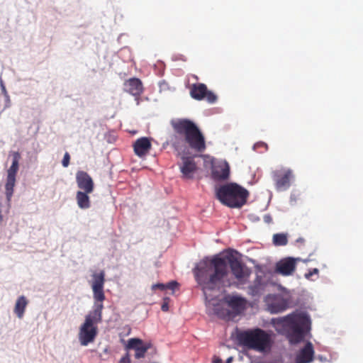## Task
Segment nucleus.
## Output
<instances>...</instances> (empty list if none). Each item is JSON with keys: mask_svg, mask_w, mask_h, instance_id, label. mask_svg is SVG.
Wrapping results in <instances>:
<instances>
[{"mask_svg": "<svg viewBox=\"0 0 363 363\" xmlns=\"http://www.w3.org/2000/svg\"><path fill=\"white\" fill-rule=\"evenodd\" d=\"M266 286L264 277L257 275L253 284L248 287L249 294L252 296H259L264 291Z\"/></svg>", "mask_w": 363, "mask_h": 363, "instance_id": "20", "label": "nucleus"}, {"mask_svg": "<svg viewBox=\"0 0 363 363\" xmlns=\"http://www.w3.org/2000/svg\"><path fill=\"white\" fill-rule=\"evenodd\" d=\"M171 125L174 132L184 138V142L191 149L203 152L206 148L205 138L198 126L191 120L181 118L173 120Z\"/></svg>", "mask_w": 363, "mask_h": 363, "instance_id": "4", "label": "nucleus"}, {"mask_svg": "<svg viewBox=\"0 0 363 363\" xmlns=\"http://www.w3.org/2000/svg\"><path fill=\"white\" fill-rule=\"evenodd\" d=\"M130 357L128 352H127L123 357H122L118 363H130Z\"/></svg>", "mask_w": 363, "mask_h": 363, "instance_id": "27", "label": "nucleus"}, {"mask_svg": "<svg viewBox=\"0 0 363 363\" xmlns=\"http://www.w3.org/2000/svg\"><path fill=\"white\" fill-rule=\"evenodd\" d=\"M213 363H223V361L219 357H214Z\"/></svg>", "mask_w": 363, "mask_h": 363, "instance_id": "30", "label": "nucleus"}, {"mask_svg": "<svg viewBox=\"0 0 363 363\" xmlns=\"http://www.w3.org/2000/svg\"><path fill=\"white\" fill-rule=\"evenodd\" d=\"M159 289L160 290H165V284H156L152 286V289Z\"/></svg>", "mask_w": 363, "mask_h": 363, "instance_id": "29", "label": "nucleus"}, {"mask_svg": "<svg viewBox=\"0 0 363 363\" xmlns=\"http://www.w3.org/2000/svg\"><path fill=\"white\" fill-rule=\"evenodd\" d=\"M314 350L311 342H307L296 355V363H310L313 360Z\"/></svg>", "mask_w": 363, "mask_h": 363, "instance_id": "19", "label": "nucleus"}, {"mask_svg": "<svg viewBox=\"0 0 363 363\" xmlns=\"http://www.w3.org/2000/svg\"><path fill=\"white\" fill-rule=\"evenodd\" d=\"M151 347V343H144L141 339L130 338L128 340L125 349L135 351V359L143 358L147 351Z\"/></svg>", "mask_w": 363, "mask_h": 363, "instance_id": "13", "label": "nucleus"}, {"mask_svg": "<svg viewBox=\"0 0 363 363\" xmlns=\"http://www.w3.org/2000/svg\"><path fill=\"white\" fill-rule=\"evenodd\" d=\"M173 145H174L176 148H177V147H179V143H178V142H174V143H173Z\"/></svg>", "mask_w": 363, "mask_h": 363, "instance_id": "31", "label": "nucleus"}, {"mask_svg": "<svg viewBox=\"0 0 363 363\" xmlns=\"http://www.w3.org/2000/svg\"><path fill=\"white\" fill-rule=\"evenodd\" d=\"M212 178L216 181L226 180L230 177V166L226 161H220L212 167Z\"/></svg>", "mask_w": 363, "mask_h": 363, "instance_id": "15", "label": "nucleus"}, {"mask_svg": "<svg viewBox=\"0 0 363 363\" xmlns=\"http://www.w3.org/2000/svg\"><path fill=\"white\" fill-rule=\"evenodd\" d=\"M151 148V141L150 138L147 137H142L137 139L133 144L135 154L140 157L146 156Z\"/></svg>", "mask_w": 363, "mask_h": 363, "instance_id": "18", "label": "nucleus"}, {"mask_svg": "<svg viewBox=\"0 0 363 363\" xmlns=\"http://www.w3.org/2000/svg\"><path fill=\"white\" fill-rule=\"evenodd\" d=\"M123 85L125 91L134 96H140L143 92V83L138 78H130L124 82Z\"/></svg>", "mask_w": 363, "mask_h": 363, "instance_id": "17", "label": "nucleus"}, {"mask_svg": "<svg viewBox=\"0 0 363 363\" xmlns=\"http://www.w3.org/2000/svg\"><path fill=\"white\" fill-rule=\"evenodd\" d=\"M238 339L242 345L258 352L269 350L272 344L271 335L260 328L241 332Z\"/></svg>", "mask_w": 363, "mask_h": 363, "instance_id": "6", "label": "nucleus"}, {"mask_svg": "<svg viewBox=\"0 0 363 363\" xmlns=\"http://www.w3.org/2000/svg\"><path fill=\"white\" fill-rule=\"evenodd\" d=\"M28 303V301L24 296L17 298L13 311L18 318L21 319L23 317Z\"/></svg>", "mask_w": 363, "mask_h": 363, "instance_id": "21", "label": "nucleus"}, {"mask_svg": "<svg viewBox=\"0 0 363 363\" xmlns=\"http://www.w3.org/2000/svg\"><path fill=\"white\" fill-rule=\"evenodd\" d=\"M268 311L271 313H279L289 306V300L281 294H269L264 300Z\"/></svg>", "mask_w": 363, "mask_h": 363, "instance_id": "9", "label": "nucleus"}, {"mask_svg": "<svg viewBox=\"0 0 363 363\" xmlns=\"http://www.w3.org/2000/svg\"><path fill=\"white\" fill-rule=\"evenodd\" d=\"M3 220V216L1 214V210L0 209V223Z\"/></svg>", "mask_w": 363, "mask_h": 363, "instance_id": "32", "label": "nucleus"}, {"mask_svg": "<svg viewBox=\"0 0 363 363\" xmlns=\"http://www.w3.org/2000/svg\"><path fill=\"white\" fill-rule=\"evenodd\" d=\"M271 324L278 333L286 335L290 343L297 344L304 339L310 319L305 313L296 312L274 318Z\"/></svg>", "mask_w": 363, "mask_h": 363, "instance_id": "3", "label": "nucleus"}, {"mask_svg": "<svg viewBox=\"0 0 363 363\" xmlns=\"http://www.w3.org/2000/svg\"><path fill=\"white\" fill-rule=\"evenodd\" d=\"M294 175L290 169H281L273 172L276 189L279 191L287 190L291 186V180Z\"/></svg>", "mask_w": 363, "mask_h": 363, "instance_id": "11", "label": "nucleus"}, {"mask_svg": "<svg viewBox=\"0 0 363 363\" xmlns=\"http://www.w3.org/2000/svg\"><path fill=\"white\" fill-rule=\"evenodd\" d=\"M89 193H86V191H79L76 194V199L77 202V205L80 208L86 209L89 208L91 206L89 196H88Z\"/></svg>", "mask_w": 363, "mask_h": 363, "instance_id": "22", "label": "nucleus"}, {"mask_svg": "<svg viewBox=\"0 0 363 363\" xmlns=\"http://www.w3.org/2000/svg\"><path fill=\"white\" fill-rule=\"evenodd\" d=\"M104 283V271L92 274L91 289L94 303L93 310L86 315L84 323L79 328V340L82 345L86 346L94 340L97 335V324L102 321L103 301L105 300Z\"/></svg>", "mask_w": 363, "mask_h": 363, "instance_id": "2", "label": "nucleus"}, {"mask_svg": "<svg viewBox=\"0 0 363 363\" xmlns=\"http://www.w3.org/2000/svg\"><path fill=\"white\" fill-rule=\"evenodd\" d=\"M179 284L176 281H172L165 284V289H170V290H175L177 288H178Z\"/></svg>", "mask_w": 363, "mask_h": 363, "instance_id": "24", "label": "nucleus"}, {"mask_svg": "<svg viewBox=\"0 0 363 363\" xmlns=\"http://www.w3.org/2000/svg\"><path fill=\"white\" fill-rule=\"evenodd\" d=\"M70 156L68 152H65L62 161V164L64 167H67L69 164Z\"/></svg>", "mask_w": 363, "mask_h": 363, "instance_id": "25", "label": "nucleus"}, {"mask_svg": "<svg viewBox=\"0 0 363 363\" xmlns=\"http://www.w3.org/2000/svg\"><path fill=\"white\" fill-rule=\"evenodd\" d=\"M232 359L233 358L232 357H229L227 361H226V363H230L232 362Z\"/></svg>", "mask_w": 363, "mask_h": 363, "instance_id": "33", "label": "nucleus"}, {"mask_svg": "<svg viewBox=\"0 0 363 363\" xmlns=\"http://www.w3.org/2000/svg\"><path fill=\"white\" fill-rule=\"evenodd\" d=\"M76 182L77 186L84 191L91 193L94 191L93 179L87 172L78 171L76 174Z\"/></svg>", "mask_w": 363, "mask_h": 363, "instance_id": "16", "label": "nucleus"}, {"mask_svg": "<svg viewBox=\"0 0 363 363\" xmlns=\"http://www.w3.org/2000/svg\"><path fill=\"white\" fill-rule=\"evenodd\" d=\"M228 267L240 281L250 276V272L242 264L233 257L214 256L212 259L201 260L193 269L197 284L206 296L208 291H220L231 285Z\"/></svg>", "mask_w": 363, "mask_h": 363, "instance_id": "1", "label": "nucleus"}, {"mask_svg": "<svg viewBox=\"0 0 363 363\" xmlns=\"http://www.w3.org/2000/svg\"><path fill=\"white\" fill-rule=\"evenodd\" d=\"M223 301L228 308H223L220 304L214 305L213 313L219 318L230 320L244 311L247 306V300L237 295L225 296Z\"/></svg>", "mask_w": 363, "mask_h": 363, "instance_id": "7", "label": "nucleus"}, {"mask_svg": "<svg viewBox=\"0 0 363 363\" xmlns=\"http://www.w3.org/2000/svg\"><path fill=\"white\" fill-rule=\"evenodd\" d=\"M12 164L7 170L6 182L5 184L6 199L9 202L13 194V189L16 184V177L19 169V160L21 155L18 152H13Z\"/></svg>", "mask_w": 363, "mask_h": 363, "instance_id": "8", "label": "nucleus"}, {"mask_svg": "<svg viewBox=\"0 0 363 363\" xmlns=\"http://www.w3.org/2000/svg\"><path fill=\"white\" fill-rule=\"evenodd\" d=\"M262 145L267 146V145H266V144H264V143H262Z\"/></svg>", "mask_w": 363, "mask_h": 363, "instance_id": "34", "label": "nucleus"}, {"mask_svg": "<svg viewBox=\"0 0 363 363\" xmlns=\"http://www.w3.org/2000/svg\"><path fill=\"white\" fill-rule=\"evenodd\" d=\"M169 298H164L163 303H162V306H161V309H162V311H164V312L168 311V310H169Z\"/></svg>", "mask_w": 363, "mask_h": 363, "instance_id": "26", "label": "nucleus"}, {"mask_svg": "<svg viewBox=\"0 0 363 363\" xmlns=\"http://www.w3.org/2000/svg\"><path fill=\"white\" fill-rule=\"evenodd\" d=\"M181 160L182 162L179 164V166L182 174V178L186 179H192L196 171V164L194 158L189 156H182Z\"/></svg>", "mask_w": 363, "mask_h": 363, "instance_id": "14", "label": "nucleus"}, {"mask_svg": "<svg viewBox=\"0 0 363 363\" xmlns=\"http://www.w3.org/2000/svg\"><path fill=\"white\" fill-rule=\"evenodd\" d=\"M299 261L300 258L291 257L281 259L276 264L275 272L283 276H290L296 270V263Z\"/></svg>", "mask_w": 363, "mask_h": 363, "instance_id": "12", "label": "nucleus"}, {"mask_svg": "<svg viewBox=\"0 0 363 363\" xmlns=\"http://www.w3.org/2000/svg\"><path fill=\"white\" fill-rule=\"evenodd\" d=\"M318 273V269L316 268L313 269L312 270L309 271L308 273L306 274V277L307 279H309L311 277H312L313 274H317Z\"/></svg>", "mask_w": 363, "mask_h": 363, "instance_id": "28", "label": "nucleus"}, {"mask_svg": "<svg viewBox=\"0 0 363 363\" xmlns=\"http://www.w3.org/2000/svg\"><path fill=\"white\" fill-rule=\"evenodd\" d=\"M249 196V191L237 183H228L216 189V197L223 205L240 208L244 206Z\"/></svg>", "mask_w": 363, "mask_h": 363, "instance_id": "5", "label": "nucleus"}, {"mask_svg": "<svg viewBox=\"0 0 363 363\" xmlns=\"http://www.w3.org/2000/svg\"><path fill=\"white\" fill-rule=\"evenodd\" d=\"M191 96L198 101L206 100L210 104L217 101V96L211 91L208 90L206 84L203 83L193 84L190 89Z\"/></svg>", "mask_w": 363, "mask_h": 363, "instance_id": "10", "label": "nucleus"}, {"mask_svg": "<svg viewBox=\"0 0 363 363\" xmlns=\"http://www.w3.org/2000/svg\"><path fill=\"white\" fill-rule=\"evenodd\" d=\"M273 243L277 246H284L288 243L286 234L277 233L273 236Z\"/></svg>", "mask_w": 363, "mask_h": 363, "instance_id": "23", "label": "nucleus"}]
</instances>
